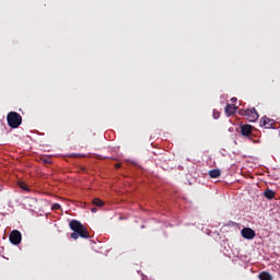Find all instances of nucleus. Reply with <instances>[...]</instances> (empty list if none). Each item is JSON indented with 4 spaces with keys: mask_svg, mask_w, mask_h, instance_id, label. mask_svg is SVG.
Segmentation results:
<instances>
[{
    "mask_svg": "<svg viewBox=\"0 0 280 280\" xmlns=\"http://www.w3.org/2000/svg\"><path fill=\"white\" fill-rule=\"evenodd\" d=\"M69 226L71 231H73L71 233L72 240H78L79 237H82L83 240H89V237H91V235L89 234V230L86 229V226H84V224H82V222L78 220H72Z\"/></svg>",
    "mask_w": 280,
    "mask_h": 280,
    "instance_id": "obj_1",
    "label": "nucleus"
},
{
    "mask_svg": "<svg viewBox=\"0 0 280 280\" xmlns=\"http://www.w3.org/2000/svg\"><path fill=\"white\" fill-rule=\"evenodd\" d=\"M51 209H52L54 211H58V210L62 209V207H61L59 203H52Z\"/></svg>",
    "mask_w": 280,
    "mask_h": 280,
    "instance_id": "obj_14",
    "label": "nucleus"
},
{
    "mask_svg": "<svg viewBox=\"0 0 280 280\" xmlns=\"http://www.w3.org/2000/svg\"><path fill=\"white\" fill-rule=\"evenodd\" d=\"M264 196H265V198H267V200H272V199H275L276 192H275V190L267 188L264 191Z\"/></svg>",
    "mask_w": 280,
    "mask_h": 280,
    "instance_id": "obj_9",
    "label": "nucleus"
},
{
    "mask_svg": "<svg viewBox=\"0 0 280 280\" xmlns=\"http://www.w3.org/2000/svg\"><path fill=\"white\" fill-rule=\"evenodd\" d=\"M235 113H237V106L232 105V104H228L225 106V115L231 117V115H235Z\"/></svg>",
    "mask_w": 280,
    "mask_h": 280,
    "instance_id": "obj_8",
    "label": "nucleus"
},
{
    "mask_svg": "<svg viewBox=\"0 0 280 280\" xmlns=\"http://www.w3.org/2000/svg\"><path fill=\"white\" fill-rule=\"evenodd\" d=\"M241 235H242V237H244V240H255L256 234L253 229L243 228L241 231Z\"/></svg>",
    "mask_w": 280,
    "mask_h": 280,
    "instance_id": "obj_5",
    "label": "nucleus"
},
{
    "mask_svg": "<svg viewBox=\"0 0 280 280\" xmlns=\"http://www.w3.org/2000/svg\"><path fill=\"white\" fill-rule=\"evenodd\" d=\"M20 187H21V189H23L24 191H30V186H27V184H25V183H21V184H20Z\"/></svg>",
    "mask_w": 280,
    "mask_h": 280,
    "instance_id": "obj_13",
    "label": "nucleus"
},
{
    "mask_svg": "<svg viewBox=\"0 0 280 280\" xmlns=\"http://www.w3.org/2000/svg\"><path fill=\"white\" fill-rule=\"evenodd\" d=\"M92 203L95 206V207H104V201H102L100 198H94L92 200Z\"/></svg>",
    "mask_w": 280,
    "mask_h": 280,
    "instance_id": "obj_12",
    "label": "nucleus"
},
{
    "mask_svg": "<svg viewBox=\"0 0 280 280\" xmlns=\"http://www.w3.org/2000/svg\"><path fill=\"white\" fill-rule=\"evenodd\" d=\"M119 167H121V164L118 163V164L115 165L116 170H119Z\"/></svg>",
    "mask_w": 280,
    "mask_h": 280,
    "instance_id": "obj_18",
    "label": "nucleus"
},
{
    "mask_svg": "<svg viewBox=\"0 0 280 280\" xmlns=\"http://www.w3.org/2000/svg\"><path fill=\"white\" fill-rule=\"evenodd\" d=\"M241 135H243V137H250V135H253V126L250 125L241 126Z\"/></svg>",
    "mask_w": 280,
    "mask_h": 280,
    "instance_id": "obj_7",
    "label": "nucleus"
},
{
    "mask_svg": "<svg viewBox=\"0 0 280 280\" xmlns=\"http://www.w3.org/2000/svg\"><path fill=\"white\" fill-rule=\"evenodd\" d=\"M9 240L11 244H13L14 246H19V244H21V242L23 241V234H21L19 230H13L10 233Z\"/></svg>",
    "mask_w": 280,
    "mask_h": 280,
    "instance_id": "obj_4",
    "label": "nucleus"
},
{
    "mask_svg": "<svg viewBox=\"0 0 280 280\" xmlns=\"http://www.w3.org/2000/svg\"><path fill=\"white\" fill-rule=\"evenodd\" d=\"M213 117L215 118V119H220V112H213Z\"/></svg>",
    "mask_w": 280,
    "mask_h": 280,
    "instance_id": "obj_15",
    "label": "nucleus"
},
{
    "mask_svg": "<svg viewBox=\"0 0 280 280\" xmlns=\"http://www.w3.org/2000/svg\"><path fill=\"white\" fill-rule=\"evenodd\" d=\"M259 279L260 280H272V276L267 271H262L259 275Z\"/></svg>",
    "mask_w": 280,
    "mask_h": 280,
    "instance_id": "obj_11",
    "label": "nucleus"
},
{
    "mask_svg": "<svg viewBox=\"0 0 280 280\" xmlns=\"http://www.w3.org/2000/svg\"><path fill=\"white\" fill-rule=\"evenodd\" d=\"M231 102H237V97H232Z\"/></svg>",
    "mask_w": 280,
    "mask_h": 280,
    "instance_id": "obj_19",
    "label": "nucleus"
},
{
    "mask_svg": "<svg viewBox=\"0 0 280 280\" xmlns=\"http://www.w3.org/2000/svg\"><path fill=\"white\" fill-rule=\"evenodd\" d=\"M240 115L243 117H246L247 121H257L259 119V114L257 113V109L255 107L248 108V109H240Z\"/></svg>",
    "mask_w": 280,
    "mask_h": 280,
    "instance_id": "obj_3",
    "label": "nucleus"
},
{
    "mask_svg": "<svg viewBox=\"0 0 280 280\" xmlns=\"http://www.w3.org/2000/svg\"><path fill=\"white\" fill-rule=\"evenodd\" d=\"M260 126H261L262 128L270 129V128H272V126H275V122H273L272 119H270V118L264 116V117L260 119Z\"/></svg>",
    "mask_w": 280,
    "mask_h": 280,
    "instance_id": "obj_6",
    "label": "nucleus"
},
{
    "mask_svg": "<svg viewBox=\"0 0 280 280\" xmlns=\"http://www.w3.org/2000/svg\"><path fill=\"white\" fill-rule=\"evenodd\" d=\"M10 128H19L23 124V117L16 112H10L7 116Z\"/></svg>",
    "mask_w": 280,
    "mask_h": 280,
    "instance_id": "obj_2",
    "label": "nucleus"
},
{
    "mask_svg": "<svg viewBox=\"0 0 280 280\" xmlns=\"http://www.w3.org/2000/svg\"><path fill=\"white\" fill-rule=\"evenodd\" d=\"M210 178H220L222 176V171L220 168H214L209 172Z\"/></svg>",
    "mask_w": 280,
    "mask_h": 280,
    "instance_id": "obj_10",
    "label": "nucleus"
},
{
    "mask_svg": "<svg viewBox=\"0 0 280 280\" xmlns=\"http://www.w3.org/2000/svg\"><path fill=\"white\" fill-rule=\"evenodd\" d=\"M43 163L49 164V163H51V160H49V159H43Z\"/></svg>",
    "mask_w": 280,
    "mask_h": 280,
    "instance_id": "obj_16",
    "label": "nucleus"
},
{
    "mask_svg": "<svg viewBox=\"0 0 280 280\" xmlns=\"http://www.w3.org/2000/svg\"><path fill=\"white\" fill-rule=\"evenodd\" d=\"M91 211L92 213H97V208H92Z\"/></svg>",
    "mask_w": 280,
    "mask_h": 280,
    "instance_id": "obj_17",
    "label": "nucleus"
}]
</instances>
